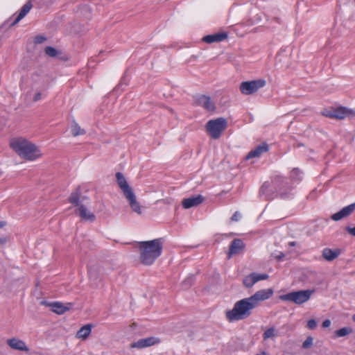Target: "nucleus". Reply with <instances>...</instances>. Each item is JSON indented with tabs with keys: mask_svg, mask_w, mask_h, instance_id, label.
I'll return each mask as SVG.
<instances>
[{
	"mask_svg": "<svg viewBox=\"0 0 355 355\" xmlns=\"http://www.w3.org/2000/svg\"><path fill=\"white\" fill-rule=\"evenodd\" d=\"M163 249L162 239L139 242L140 261L144 265L149 266L161 255Z\"/></svg>",
	"mask_w": 355,
	"mask_h": 355,
	"instance_id": "obj_1",
	"label": "nucleus"
},
{
	"mask_svg": "<svg viewBox=\"0 0 355 355\" xmlns=\"http://www.w3.org/2000/svg\"><path fill=\"white\" fill-rule=\"evenodd\" d=\"M12 148L21 157L33 161L42 156L39 148L34 144L24 139H18L11 142Z\"/></svg>",
	"mask_w": 355,
	"mask_h": 355,
	"instance_id": "obj_2",
	"label": "nucleus"
},
{
	"mask_svg": "<svg viewBox=\"0 0 355 355\" xmlns=\"http://www.w3.org/2000/svg\"><path fill=\"white\" fill-rule=\"evenodd\" d=\"M256 308L250 297L236 302L232 310L226 312V317L230 322L238 321L247 318L251 315V311Z\"/></svg>",
	"mask_w": 355,
	"mask_h": 355,
	"instance_id": "obj_3",
	"label": "nucleus"
},
{
	"mask_svg": "<svg viewBox=\"0 0 355 355\" xmlns=\"http://www.w3.org/2000/svg\"><path fill=\"white\" fill-rule=\"evenodd\" d=\"M116 178L117 184L121 189L124 196L128 200L131 209L137 214H141V206L137 201L136 196L132 188L128 184L124 175L121 173L117 172L116 173Z\"/></svg>",
	"mask_w": 355,
	"mask_h": 355,
	"instance_id": "obj_4",
	"label": "nucleus"
},
{
	"mask_svg": "<svg viewBox=\"0 0 355 355\" xmlns=\"http://www.w3.org/2000/svg\"><path fill=\"white\" fill-rule=\"evenodd\" d=\"M314 292V290L310 289L292 291L280 295L279 299L300 305L308 302Z\"/></svg>",
	"mask_w": 355,
	"mask_h": 355,
	"instance_id": "obj_5",
	"label": "nucleus"
},
{
	"mask_svg": "<svg viewBox=\"0 0 355 355\" xmlns=\"http://www.w3.org/2000/svg\"><path fill=\"white\" fill-rule=\"evenodd\" d=\"M227 121L224 118L209 120L206 125V128L210 136L214 139H218L222 132L226 128Z\"/></svg>",
	"mask_w": 355,
	"mask_h": 355,
	"instance_id": "obj_6",
	"label": "nucleus"
},
{
	"mask_svg": "<svg viewBox=\"0 0 355 355\" xmlns=\"http://www.w3.org/2000/svg\"><path fill=\"white\" fill-rule=\"evenodd\" d=\"M266 84V82L263 79L244 81L241 83L239 89L243 94L250 95L263 87Z\"/></svg>",
	"mask_w": 355,
	"mask_h": 355,
	"instance_id": "obj_7",
	"label": "nucleus"
},
{
	"mask_svg": "<svg viewBox=\"0 0 355 355\" xmlns=\"http://www.w3.org/2000/svg\"><path fill=\"white\" fill-rule=\"evenodd\" d=\"M273 293L272 288L262 289L257 291L253 295L250 296V298L257 307L259 305L261 302L270 298Z\"/></svg>",
	"mask_w": 355,
	"mask_h": 355,
	"instance_id": "obj_8",
	"label": "nucleus"
},
{
	"mask_svg": "<svg viewBox=\"0 0 355 355\" xmlns=\"http://www.w3.org/2000/svg\"><path fill=\"white\" fill-rule=\"evenodd\" d=\"M161 340L157 337L141 338L131 344V347L142 349L160 343Z\"/></svg>",
	"mask_w": 355,
	"mask_h": 355,
	"instance_id": "obj_9",
	"label": "nucleus"
},
{
	"mask_svg": "<svg viewBox=\"0 0 355 355\" xmlns=\"http://www.w3.org/2000/svg\"><path fill=\"white\" fill-rule=\"evenodd\" d=\"M355 210V202L350 204L339 211L331 215V218L334 221H338L350 216Z\"/></svg>",
	"mask_w": 355,
	"mask_h": 355,
	"instance_id": "obj_10",
	"label": "nucleus"
},
{
	"mask_svg": "<svg viewBox=\"0 0 355 355\" xmlns=\"http://www.w3.org/2000/svg\"><path fill=\"white\" fill-rule=\"evenodd\" d=\"M245 247L243 241L240 239H234L230 245L229 252L227 253L228 259H230L233 255L239 254L242 252Z\"/></svg>",
	"mask_w": 355,
	"mask_h": 355,
	"instance_id": "obj_11",
	"label": "nucleus"
},
{
	"mask_svg": "<svg viewBox=\"0 0 355 355\" xmlns=\"http://www.w3.org/2000/svg\"><path fill=\"white\" fill-rule=\"evenodd\" d=\"M269 150V146L266 142H263L257 146L254 149L252 150L247 155L245 159L252 158H257L261 157L263 153H267Z\"/></svg>",
	"mask_w": 355,
	"mask_h": 355,
	"instance_id": "obj_12",
	"label": "nucleus"
},
{
	"mask_svg": "<svg viewBox=\"0 0 355 355\" xmlns=\"http://www.w3.org/2000/svg\"><path fill=\"white\" fill-rule=\"evenodd\" d=\"M196 103L207 110V111H214L215 105L209 96L200 95L196 98Z\"/></svg>",
	"mask_w": 355,
	"mask_h": 355,
	"instance_id": "obj_13",
	"label": "nucleus"
},
{
	"mask_svg": "<svg viewBox=\"0 0 355 355\" xmlns=\"http://www.w3.org/2000/svg\"><path fill=\"white\" fill-rule=\"evenodd\" d=\"M204 200V198L201 195L196 196H191L188 198H184L182 201V205L184 209H189L201 204Z\"/></svg>",
	"mask_w": 355,
	"mask_h": 355,
	"instance_id": "obj_14",
	"label": "nucleus"
},
{
	"mask_svg": "<svg viewBox=\"0 0 355 355\" xmlns=\"http://www.w3.org/2000/svg\"><path fill=\"white\" fill-rule=\"evenodd\" d=\"M227 33L225 32H218L215 34L208 35L202 39L204 42L211 44L214 42H218L225 40L227 38Z\"/></svg>",
	"mask_w": 355,
	"mask_h": 355,
	"instance_id": "obj_15",
	"label": "nucleus"
},
{
	"mask_svg": "<svg viewBox=\"0 0 355 355\" xmlns=\"http://www.w3.org/2000/svg\"><path fill=\"white\" fill-rule=\"evenodd\" d=\"M33 7L31 0L28 1L21 8L19 13L15 19L10 23V26L16 25L20 20H21L31 10Z\"/></svg>",
	"mask_w": 355,
	"mask_h": 355,
	"instance_id": "obj_16",
	"label": "nucleus"
},
{
	"mask_svg": "<svg viewBox=\"0 0 355 355\" xmlns=\"http://www.w3.org/2000/svg\"><path fill=\"white\" fill-rule=\"evenodd\" d=\"M341 254V250L339 248L331 249L326 248L322 252V257L327 261H332Z\"/></svg>",
	"mask_w": 355,
	"mask_h": 355,
	"instance_id": "obj_17",
	"label": "nucleus"
},
{
	"mask_svg": "<svg viewBox=\"0 0 355 355\" xmlns=\"http://www.w3.org/2000/svg\"><path fill=\"white\" fill-rule=\"evenodd\" d=\"M7 344L13 349L24 352L28 351V348L26 343L23 340H19L17 338H14L7 340Z\"/></svg>",
	"mask_w": 355,
	"mask_h": 355,
	"instance_id": "obj_18",
	"label": "nucleus"
},
{
	"mask_svg": "<svg viewBox=\"0 0 355 355\" xmlns=\"http://www.w3.org/2000/svg\"><path fill=\"white\" fill-rule=\"evenodd\" d=\"M78 210V215L82 219L89 220L91 222L95 220V215L92 212L88 211L87 209L83 205H80Z\"/></svg>",
	"mask_w": 355,
	"mask_h": 355,
	"instance_id": "obj_19",
	"label": "nucleus"
},
{
	"mask_svg": "<svg viewBox=\"0 0 355 355\" xmlns=\"http://www.w3.org/2000/svg\"><path fill=\"white\" fill-rule=\"evenodd\" d=\"M92 324H87L82 327L77 332L76 337L86 339L92 331Z\"/></svg>",
	"mask_w": 355,
	"mask_h": 355,
	"instance_id": "obj_20",
	"label": "nucleus"
},
{
	"mask_svg": "<svg viewBox=\"0 0 355 355\" xmlns=\"http://www.w3.org/2000/svg\"><path fill=\"white\" fill-rule=\"evenodd\" d=\"M81 191L79 188L76 189V190L71 193L69 198V202L73 205L76 207H78L80 205L79 203V200L80 198Z\"/></svg>",
	"mask_w": 355,
	"mask_h": 355,
	"instance_id": "obj_21",
	"label": "nucleus"
},
{
	"mask_svg": "<svg viewBox=\"0 0 355 355\" xmlns=\"http://www.w3.org/2000/svg\"><path fill=\"white\" fill-rule=\"evenodd\" d=\"M334 110V119H343L350 114V111L343 107H340Z\"/></svg>",
	"mask_w": 355,
	"mask_h": 355,
	"instance_id": "obj_22",
	"label": "nucleus"
},
{
	"mask_svg": "<svg viewBox=\"0 0 355 355\" xmlns=\"http://www.w3.org/2000/svg\"><path fill=\"white\" fill-rule=\"evenodd\" d=\"M52 311L58 314H63L66 311L69 310V308L65 306L61 302H53L51 304Z\"/></svg>",
	"mask_w": 355,
	"mask_h": 355,
	"instance_id": "obj_23",
	"label": "nucleus"
},
{
	"mask_svg": "<svg viewBox=\"0 0 355 355\" xmlns=\"http://www.w3.org/2000/svg\"><path fill=\"white\" fill-rule=\"evenodd\" d=\"M71 131L73 137H77L78 135H83L85 134V130L82 129L75 121H73L71 123Z\"/></svg>",
	"mask_w": 355,
	"mask_h": 355,
	"instance_id": "obj_24",
	"label": "nucleus"
},
{
	"mask_svg": "<svg viewBox=\"0 0 355 355\" xmlns=\"http://www.w3.org/2000/svg\"><path fill=\"white\" fill-rule=\"evenodd\" d=\"M353 331L352 329L349 327H343L335 331V336L336 337H344Z\"/></svg>",
	"mask_w": 355,
	"mask_h": 355,
	"instance_id": "obj_25",
	"label": "nucleus"
},
{
	"mask_svg": "<svg viewBox=\"0 0 355 355\" xmlns=\"http://www.w3.org/2000/svg\"><path fill=\"white\" fill-rule=\"evenodd\" d=\"M243 283L246 288H251L256 283L252 274L245 277Z\"/></svg>",
	"mask_w": 355,
	"mask_h": 355,
	"instance_id": "obj_26",
	"label": "nucleus"
},
{
	"mask_svg": "<svg viewBox=\"0 0 355 355\" xmlns=\"http://www.w3.org/2000/svg\"><path fill=\"white\" fill-rule=\"evenodd\" d=\"M44 51L47 55L51 58H55L60 54V52L52 46H46Z\"/></svg>",
	"mask_w": 355,
	"mask_h": 355,
	"instance_id": "obj_27",
	"label": "nucleus"
},
{
	"mask_svg": "<svg viewBox=\"0 0 355 355\" xmlns=\"http://www.w3.org/2000/svg\"><path fill=\"white\" fill-rule=\"evenodd\" d=\"M275 336V329L273 327L269 328L266 330L263 334V339L273 338Z\"/></svg>",
	"mask_w": 355,
	"mask_h": 355,
	"instance_id": "obj_28",
	"label": "nucleus"
},
{
	"mask_svg": "<svg viewBox=\"0 0 355 355\" xmlns=\"http://www.w3.org/2000/svg\"><path fill=\"white\" fill-rule=\"evenodd\" d=\"M252 274L254 276L256 283L261 280H266L269 277L268 274H259L257 272H252Z\"/></svg>",
	"mask_w": 355,
	"mask_h": 355,
	"instance_id": "obj_29",
	"label": "nucleus"
},
{
	"mask_svg": "<svg viewBox=\"0 0 355 355\" xmlns=\"http://www.w3.org/2000/svg\"><path fill=\"white\" fill-rule=\"evenodd\" d=\"M313 339L311 336H308L302 343V348L309 349L313 345Z\"/></svg>",
	"mask_w": 355,
	"mask_h": 355,
	"instance_id": "obj_30",
	"label": "nucleus"
},
{
	"mask_svg": "<svg viewBox=\"0 0 355 355\" xmlns=\"http://www.w3.org/2000/svg\"><path fill=\"white\" fill-rule=\"evenodd\" d=\"M268 188H269V184L268 182L263 183V184L260 188L259 195L261 196H264L266 199H268L269 198L267 196V195L266 193V191L268 189Z\"/></svg>",
	"mask_w": 355,
	"mask_h": 355,
	"instance_id": "obj_31",
	"label": "nucleus"
},
{
	"mask_svg": "<svg viewBox=\"0 0 355 355\" xmlns=\"http://www.w3.org/2000/svg\"><path fill=\"white\" fill-rule=\"evenodd\" d=\"M193 282V277H189L187 279H185L182 282V286L184 288H189Z\"/></svg>",
	"mask_w": 355,
	"mask_h": 355,
	"instance_id": "obj_32",
	"label": "nucleus"
},
{
	"mask_svg": "<svg viewBox=\"0 0 355 355\" xmlns=\"http://www.w3.org/2000/svg\"><path fill=\"white\" fill-rule=\"evenodd\" d=\"M88 273H89V277L90 279H97V277H98L97 271L94 268H90L88 270Z\"/></svg>",
	"mask_w": 355,
	"mask_h": 355,
	"instance_id": "obj_33",
	"label": "nucleus"
},
{
	"mask_svg": "<svg viewBox=\"0 0 355 355\" xmlns=\"http://www.w3.org/2000/svg\"><path fill=\"white\" fill-rule=\"evenodd\" d=\"M306 326L309 329H314L317 327V322L315 319H311L307 322Z\"/></svg>",
	"mask_w": 355,
	"mask_h": 355,
	"instance_id": "obj_34",
	"label": "nucleus"
},
{
	"mask_svg": "<svg viewBox=\"0 0 355 355\" xmlns=\"http://www.w3.org/2000/svg\"><path fill=\"white\" fill-rule=\"evenodd\" d=\"M241 218V214L239 211H236L234 212V214L231 217V220L237 222Z\"/></svg>",
	"mask_w": 355,
	"mask_h": 355,
	"instance_id": "obj_35",
	"label": "nucleus"
},
{
	"mask_svg": "<svg viewBox=\"0 0 355 355\" xmlns=\"http://www.w3.org/2000/svg\"><path fill=\"white\" fill-rule=\"evenodd\" d=\"M323 114L325 116H327V117H329L331 119H334V110L333 109L331 110H327L323 113Z\"/></svg>",
	"mask_w": 355,
	"mask_h": 355,
	"instance_id": "obj_36",
	"label": "nucleus"
},
{
	"mask_svg": "<svg viewBox=\"0 0 355 355\" xmlns=\"http://www.w3.org/2000/svg\"><path fill=\"white\" fill-rule=\"evenodd\" d=\"M345 230H346V231L347 232L348 234L355 236V226L354 227H351L349 226H347V227H346Z\"/></svg>",
	"mask_w": 355,
	"mask_h": 355,
	"instance_id": "obj_37",
	"label": "nucleus"
},
{
	"mask_svg": "<svg viewBox=\"0 0 355 355\" xmlns=\"http://www.w3.org/2000/svg\"><path fill=\"white\" fill-rule=\"evenodd\" d=\"M272 256H273L275 257V259H276L277 260L281 261L284 257V254L282 252H279V253L277 254H276V255L272 254Z\"/></svg>",
	"mask_w": 355,
	"mask_h": 355,
	"instance_id": "obj_38",
	"label": "nucleus"
},
{
	"mask_svg": "<svg viewBox=\"0 0 355 355\" xmlns=\"http://www.w3.org/2000/svg\"><path fill=\"white\" fill-rule=\"evenodd\" d=\"M300 173V171L297 168H294L291 171V176L293 179H295L296 176Z\"/></svg>",
	"mask_w": 355,
	"mask_h": 355,
	"instance_id": "obj_39",
	"label": "nucleus"
},
{
	"mask_svg": "<svg viewBox=\"0 0 355 355\" xmlns=\"http://www.w3.org/2000/svg\"><path fill=\"white\" fill-rule=\"evenodd\" d=\"M45 40L46 38L43 36H37L35 37V42L36 43L40 44L42 43Z\"/></svg>",
	"mask_w": 355,
	"mask_h": 355,
	"instance_id": "obj_40",
	"label": "nucleus"
},
{
	"mask_svg": "<svg viewBox=\"0 0 355 355\" xmlns=\"http://www.w3.org/2000/svg\"><path fill=\"white\" fill-rule=\"evenodd\" d=\"M41 98H42V94L40 92H37L33 97V101H35V102L38 101Z\"/></svg>",
	"mask_w": 355,
	"mask_h": 355,
	"instance_id": "obj_41",
	"label": "nucleus"
},
{
	"mask_svg": "<svg viewBox=\"0 0 355 355\" xmlns=\"http://www.w3.org/2000/svg\"><path fill=\"white\" fill-rule=\"evenodd\" d=\"M330 325H331V321L329 319L324 320L322 322V327H324V328H327Z\"/></svg>",
	"mask_w": 355,
	"mask_h": 355,
	"instance_id": "obj_42",
	"label": "nucleus"
},
{
	"mask_svg": "<svg viewBox=\"0 0 355 355\" xmlns=\"http://www.w3.org/2000/svg\"><path fill=\"white\" fill-rule=\"evenodd\" d=\"M6 222L0 221V228L3 227L6 225Z\"/></svg>",
	"mask_w": 355,
	"mask_h": 355,
	"instance_id": "obj_43",
	"label": "nucleus"
},
{
	"mask_svg": "<svg viewBox=\"0 0 355 355\" xmlns=\"http://www.w3.org/2000/svg\"><path fill=\"white\" fill-rule=\"evenodd\" d=\"M256 355H269V354H267V353H266L265 352H261V353H260V354H256Z\"/></svg>",
	"mask_w": 355,
	"mask_h": 355,
	"instance_id": "obj_44",
	"label": "nucleus"
},
{
	"mask_svg": "<svg viewBox=\"0 0 355 355\" xmlns=\"http://www.w3.org/2000/svg\"><path fill=\"white\" fill-rule=\"evenodd\" d=\"M278 192L279 193V194H280L282 197H284L285 193H284L283 192H282L280 190H279V191H278Z\"/></svg>",
	"mask_w": 355,
	"mask_h": 355,
	"instance_id": "obj_45",
	"label": "nucleus"
},
{
	"mask_svg": "<svg viewBox=\"0 0 355 355\" xmlns=\"http://www.w3.org/2000/svg\"><path fill=\"white\" fill-rule=\"evenodd\" d=\"M284 184H287V182H284L285 180L284 179H279Z\"/></svg>",
	"mask_w": 355,
	"mask_h": 355,
	"instance_id": "obj_46",
	"label": "nucleus"
},
{
	"mask_svg": "<svg viewBox=\"0 0 355 355\" xmlns=\"http://www.w3.org/2000/svg\"><path fill=\"white\" fill-rule=\"evenodd\" d=\"M290 245H295V242H291V243H290Z\"/></svg>",
	"mask_w": 355,
	"mask_h": 355,
	"instance_id": "obj_47",
	"label": "nucleus"
},
{
	"mask_svg": "<svg viewBox=\"0 0 355 355\" xmlns=\"http://www.w3.org/2000/svg\"><path fill=\"white\" fill-rule=\"evenodd\" d=\"M275 19L277 20V22L280 23L279 18H275Z\"/></svg>",
	"mask_w": 355,
	"mask_h": 355,
	"instance_id": "obj_48",
	"label": "nucleus"
},
{
	"mask_svg": "<svg viewBox=\"0 0 355 355\" xmlns=\"http://www.w3.org/2000/svg\"><path fill=\"white\" fill-rule=\"evenodd\" d=\"M353 320L355 322V314L353 315Z\"/></svg>",
	"mask_w": 355,
	"mask_h": 355,
	"instance_id": "obj_49",
	"label": "nucleus"
}]
</instances>
